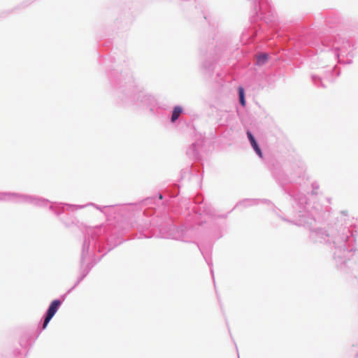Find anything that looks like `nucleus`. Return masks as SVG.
<instances>
[{
  "mask_svg": "<svg viewBox=\"0 0 358 358\" xmlns=\"http://www.w3.org/2000/svg\"><path fill=\"white\" fill-rule=\"evenodd\" d=\"M61 305V301L59 300H54L50 305L46 317L45 318L43 328H46L48 324L50 321V320L52 318V317L55 315L57 310L59 309V306Z\"/></svg>",
  "mask_w": 358,
  "mask_h": 358,
  "instance_id": "1",
  "label": "nucleus"
},
{
  "mask_svg": "<svg viewBox=\"0 0 358 358\" xmlns=\"http://www.w3.org/2000/svg\"><path fill=\"white\" fill-rule=\"evenodd\" d=\"M268 55L265 53H261L257 56V64L258 65H263L268 61Z\"/></svg>",
  "mask_w": 358,
  "mask_h": 358,
  "instance_id": "2",
  "label": "nucleus"
},
{
  "mask_svg": "<svg viewBox=\"0 0 358 358\" xmlns=\"http://www.w3.org/2000/svg\"><path fill=\"white\" fill-rule=\"evenodd\" d=\"M181 113L182 108L180 107H175L172 113L171 121L175 122L179 117Z\"/></svg>",
  "mask_w": 358,
  "mask_h": 358,
  "instance_id": "3",
  "label": "nucleus"
},
{
  "mask_svg": "<svg viewBox=\"0 0 358 358\" xmlns=\"http://www.w3.org/2000/svg\"><path fill=\"white\" fill-rule=\"evenodd\" d=\"M238 94H239L240 103L243 106H245V95H244V90L242 87H238Z\"/></svg>",
  "mask_w": 358,
  "mask_h": 358,
  "instance_id": "4",
  "label": "nucleus"
},
{
  "mask_svg": "<svg viewBox=\"0 0 358 358\" xmlns=\"http://www.w3.org/2000/svg\"><path fill=\"white\" fill-rule=\"evenodd\" d=\"M253 149L255 150V152H257V154L260 157H262V152L260 150V148H259L258 145H257V143L256 142V141L255 140L254 141H252V143H250Z\"/></svg>",
  "mask_w": 358,
  "mask_h": 358,
  "instance_id": "5",
  "label": "nucleus"
},
{
  "mask_svg": "<svg viewBox=\"0 0 358 358\" xmlns=\"http://www.w3.org/2000/svg\"><path fill=\"white\" fill-rule=\"evenodd\" d=\"M247 136L248 137V139L250 141V143H252V141H254L255 139L254 138V136H252V134H251L250 131H247Z\"/></svg>",
  "mask_w": 358,
  "mask_h": 358,
  "instance_id": "6",
  "label": "nucleus"
},
{
  "mask_svg": "<svg viewBox=\"0 0 358 358\" xmlns=\"http://www.w3.org/2000/svg\"><path fill=\"white\" fill-rule=\"evenodd\" d=\"M159 199H162V194L159 195Z\"/></svg>",
  "mask_w": 358,
  "mask_h": 358,
  "instance_id": "7",
  "label": "nucleus"
}]
</instances>
